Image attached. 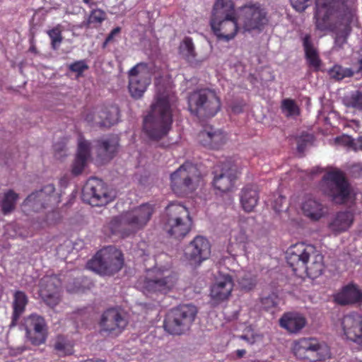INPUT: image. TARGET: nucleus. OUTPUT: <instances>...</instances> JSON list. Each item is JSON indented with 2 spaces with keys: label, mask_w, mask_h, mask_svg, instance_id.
Wrapping results in <instances>:
<instances>
[{
  "label": "nucleus",
  "mask_w": 362,
  "mask_h": 362,
  "mask_svg": "<svg viewBox=\"0 0 362 362\" xmlns=\"http://www.w3.org/2000/svg\"><path fill=\"white\" fill-rule=\"evenodd\" d=\"M354 0H315V26L333 33V50L344 48L356 21Z\"/></svg>",
  "instance_id": "obj_1"
},
{
  "label": "nucleus",
  "mask_w": 362,
  "mask_h": 362,
  "mask_svg": "<svg viewBox=\"0 0 362 362\" xmlns=\"http://www.w3.org/2000/svg\"><path fill=\"white\" fill-rule=\"evenodd\" d=\"M156 94L151 105L150 114L144 121V129L152 139H158L166 135L173 123V112L176 96L171 82L162 79L156 81Z\"/></svg>",
  "instance_id": "obj_2"
},
{
  "label": "nucleus",
  "mask_w": 362,
  "mask_h": 362,
  "mask_svg": "<svg viewBox=\"0 0 362 362\" xmlns=\"http://www.w3.org/2000/svg\"><path fill=\"white\" fill-rule=\"evenodd\" d=\"M288 264L296 275H307L315 279L322 273L323 257L312 245L297 243L288 248L286 256Z\"/></svg>",
  "instance_id": "obj_3"
},
{
  "label": "nucleus",
  "mask_w": 362,
  "mask_h": 362,
  "mask_svg": "<svg viewBox=\"0 0 362 362\" xmlns=\"http://www.w3.org/2000/svg\"><path fill=\"white\" fill-rule=\"evenodd\" d=\"M189 112L199 118H210L221 109V100L215 90L202 88L191 93L188 97Z\"/></svg>",
  "instance_id": "obj_4"
},
{
  "label": "nucleus",
  "mask_w": 362,
  "mask_h": 362,
  "mask_svg": "<svg viewBox=\"0 0 362 362\" xmlns=\"http://www.w3.org/2000/svg\"><path fill=\"white\" fill-rule=\"evenodd\" d=\"M176 281V275L170 269L156 267L147 271L146 276L139 281L138 286L147 296L165 294L174 288Z\"/></svg>",
  "instance_id": "obj_5"
},
{
  "label": "nucleus",
  "mask_w": 362,
  "mask_h": 362,
  "mask_svg": "<svg viewBox=\"0 0 362 362\" xmlns=\"http://www.w3.org/2000/svg\"><path fill=\"white\" fill-rule=\"evenodd\" d=\"M171 188L177 195H184L194 191L202 184L197 168L189 162L182 165L170 175Z\"/></svg>",
  "instance_id": "obj_6"
},
{
  "label": "nucleus",
  "mask_w": 362,
  "mask_h": 362,
  "mask_svg": "<svg viewBox=\"0 0 362 362\" xmlns=\"http://www.w3.org/2000/svg\"><path fill=\"white\" fill-rule=\"evenodd\" d=\"M164 228L172 237L183 238L189 231L191 218L187 209L182 204L172 203L166 207Z\"/></svg>",
  "instance_id": "obj_7"
},
{
  "label": "nucleus",
  "mask_w": 362,
  "mask_h": 362,
  "mask_svg": "<svg viewBox=\"0 0 362 362\" xmlns=\"http://www.w3.org/2000/svg\"><path fill=\"white\" fill-rule=\"evenodd\" d=\"M123 263L121 252L114 247H107L88 262L87 268L100 275H112L122 269Z\"/></svg>",
  "instance_id": "obj_8"
},
{
  "label": "nucleus",
  "mask_w": 362,
  "mask_h": 362,
  "mask_svg": "<svg viewBox=\"0 0 362 362\" xmlns=\"http://www.w3.org/2000/svg\"><path fill=\"white\" fill-rule=\"evenodd\" d=\"M197 310L194 305L185 304L171 310L164 320V328L171 334H181L188 330Z\"/></svg>",
  "instance_id": "obj_9"
},
{
  "label": "nucleus",
  "mask_w": 362,
  "mask_h": 362,
  "mask_svg": "<svg viewBox=\"0 0 362 362\" xmlns=\"http://www.w3.org/2000/svg\"><path fill=\"white\" fill-rule=\"evenodd\" d=\"M237 13L243 33H259L269 23L267 11L259 4L245 5Z\"/></svg>",
  "instance_id": "obj_10"
},
{
  "label": "nucleus",
  "mask_w": 362,
  "mask_h": 362,
  "mask_svg": "<svg viewBox=\"0 0 362 362\" xmlns=\"http://www.w3.org/2000/svg\"><path fill=\"white\" fill-rule=\"evenodd\" d=\"M323 192L337 204L347 202L351 195V188L344 174L339 170L326 173L322 180Z\"/></svg>",
  "instance_id": "obj_11"
},
{
  "label": "nucleus",
  "mask_w": 362,
  "mask_h": 362,
  "mask_svg": "<svg viewBox=\"0 0 362 362\" xmlns=\"http://www.w3.org/2000/svg\"><path fill=\"white\" fill-rule=\"evenodd\" d=\"M52 184H49L40 190L32 192L24 200L22 210L26 214L38 213L48 206H54L60 202V197L55 193Z\"/></svg>",
  "instance_id": "obj_12"
},
{
  "label": "nucleus",
  "mask_w": 362,
  "mask_h": 362,
  "mask_svg": "<svg viewBox=\"0 0 362 362\" xmlns=\"http://www.w3.org/2000/svg\"><path fill=\"white\" fill-rule=\"evenodd\" d=\"M292 349L298 358L310 362H316L330 357L329 347L325 344H320L315 338H302L295 341Z\"/></svg>",
  "instance_id": "obj_13"
},
{
  "label": "nucleus",
  "mask_w": 362,
  "mask_h": 362,
  "mask_svg": "<svg viewBox=\"0 0 362 362\" xmlns=\"http://www.w3.org/2000/svg\"><path fill=\"white\" fill-rule=\"evenodd\" d=\"M115 197L113 191H110L104 182L98 178H90L83 189V200L92 206H103L110 202Z\"/></svg>",
  "instance_id": "obj_14"
},
{
  "label": "nucleus",
  "mask_w": 362,
  "mask_h": 362,
  "mask_svg": "<svg viewBox=\"0 0 362 362\" xmlns=\"http://www.w3.org/2000/svg\"><path fill=\"white\" fill-rule=\"evenodd\" d=\"M129 90L132 97L140 98L151 82L148 66L144 63L134 66L129 72Z\"/></svg>",
  "instance_id": "obj_15"
},
{
  "label": "nucleus",
  "mask_w": 362,
  "mask_h": 362,
  "mask_svg": "<svg viewBox=\"0 0 362 362\" xmlns=\"http://www.w3.org/2000/svg\"><path fill=\"white\" fill-rule=\"evenodd\" d=\"M153 213V206L149 204H144L123 213L120 216L119 221L121 226L127 225L133 229H139L147 223Z\"/></svg>",
  "instance_id": "obj_16"
},
{
  "label": "nucleus",
  "mask_w": 362,
  "mask_h": 362,
  "mask_svg": "<svg viewBox=\"0 0 362 362\" xmlns=\"http://www.w3.org/2000/svg\"><path fill=\"white\" fill-rule=\"evenodd\" d=\"M210 253L211 247L208 240L198 235L185 248V257L190 264L197 265L207 259Z\"/></svg>",
  "instance_id": "obj_17"
},
{
  "label": "nucleus",
  "mask_w": 362,
  "mask_h": 362,
  "mask_svg": "<svg viewBox=\"0 0 362 362\" xmlns=\"http://www.w3.org/2000/svg\"><path fill=\"white\" fill-rule=\"evenodd\" d=\"M127 325V321L124 314L117 308L107 310L100 320L101 331L112 336L120 334Z\"/></svg>",
  "instance_id": "obj_18"
},
{
  "label": "nucleus",
  "mask_w": 362,
  "mask_h": 362,
  "mask_svg": "<svg viewBox=\"0 0 362 362\" xmlns=\"http://www.w3.org/2000/svg\"><path fill=\"white\" fill-rule=\"evenodd\" d=\"M61 281L56 275L45 276L40 280V295L50 307L58 304L60 300Z\"/></svg>",
  "instance_id": "obj_19"
},
{
  "label": "nucleus",
  "mask_w": 362,
  "mask_h": 362,
  "mask_svg": "<svg viewBox=\"0 0 362 362\" xmlns=\"http://www.w3.org/2000/svg\"><path fill=\"white\" fill-rule=\"evenodd\" d=\"M210 25L215 35L226 42L233 39L238 31H242L238 15L237 17L210 21Z\"/></svg>",
  "instance_id": "obj_20"
},
{
  "label": "nucleus",
  "mask_w": 362,
  "mask_h": 362,
  "mask_svg": "<svg viewBox=\"0 0 362 362\" xmlns=\"http://www.w3.org/2000/svg\"><path fill=\"white\" fill-rule=\"evenodd\" d=\"M341 328L346 337L358 344H362V315L357 313L345 315L341 319Z\"/></svg>",
  "instance_id": "obj_21"
},
{
  "label": "nucleus",
  "mask_w": 362,
  "mask_h": 362,
  "mask_svg": "<svg viewBox=\"0 0 362 362\" xmlns=\"http://www.w3.org/2000/svg\"><path fill=\"white\" fill-rule=\"evenodd\" d=\"M233 288V282L229 274L220 273L211 286L210 296L215 304L223 302L229 298Z\"/></svg>",
  "instance_id": "obj_22"
},
{
  "label": "nucleus",
  "mask_w": 362,
  "mask_h": 362,
  "mask_svg": "<svg viewBox=\"0 0 362 362\" xmlns=\"http://www.w3.org/2000/svg\"><path fill=\"white\" fill-rule=\"evenodd\" d=\"M26 337L34 345L45 341L46 329L45 320L37 315H31L25 322Z\"/></svg>",
  "instance_id": "obj_23"
},
{
  "label": "nucleus",
  "mask_w": 362,
  "mask_h": 362,
  "mask_svg": "<svg viewBox=\"0 0 362 362\" xmlns=\"http://www.w3.org/2000/svg\"><path fill=\"white\" fill-rule=\"evenodd\" d=\"M119 144L118 136H109L97 141V154L99 160L105 163L111 160L117 151Z\"/></svg>",
  "instance_id": "obj_24"
},
{
  "label": "nucleus",
  "mask_w": 362,
  "mask_h": 362,
  "mask_svg": "<svg viewBox=\"0 0 362 362\" xmlns=\"http://www.w3.org/2000/svg\"><path fill=\"white\" fill-rule=\"evenodd\" d=\"M90 143L81 137L79 138L77 153L71 170L74 175H78L83 172L90 160Z\"/></svg>",
  "instance_id": "obj_25"
},
{
  "label": "nucleus",
  "mask_w": 362,
  "mask_h": 362,
  "mask_svg": "<svg viewBox=\"0 0 362 362\" xmlns=\"http://www.w3.org/2000/svg\"><path fill=\"white\" fill-rule=\"evenodd\" d=\"M301 209L303 215L313 221H317L328 214L326 205L315 198H308L303 203Z\"/></svg>",
  "instance_id": "obj_26"
},
{
  "label": "nucleus",
  "mask_w": 362,
  "mask_h": 362,
  "mask_svg": "<svg viewBox=\"0 0 362 362\" xmlns=\"http://www.w3.org/2000/svg\"><path fill=\"white\" fill-rule=\"evenodd\" d=\"M86 119L88 122H93L100 127H108L119 120V109L115 105L107 107L98 112L97 116L94 117L92 115H88Z\"/></svg>",
  "instance_id": "obj_27"
},
{
  "label": "nucleus",
  "mask_w": 362,
  "mask_h": 362,
  "mask_svg": "<svg viewBox=\"0 0 362 362\" xmlns=\"http://www.w3.org/2000/svg\"><path fill=\"white\" fill-rule=\"evenodd\" d=\"M354 222V214L350 211H339L334 214L328 223L329 230L334 235L346 231Z\"/></svg>",
  "instance_id": "obj_28"
},
{
  "label": "nucleus",
  "mask_w": 362,
  "mask_h": 362,
  "mask_svg": "<svg viewBox=\"0 0 362 362\" xmlns=\"http://www.w3.org/2000/svg\"><path fill=\"white\" fill-rule=\"evenodd\" d=\"M334 300L340 305L361 303L362 291L356 285L350 284L334 296Z\"/></svg>",
  "instance_id": "obj_29"
},
{
  "label": "nucleus",
  "mask_w": 362,
  "mask_h": 362,
  "mask_svg": "<svg viewBox=\"0 0 362 362\" xmlns=\"http://www.w3.org/2000/svg\"><path fill=\"white\" fill-rule=\"evenodd\" d=\"M280 326L291 333H297L306 324L305 318L297 313L284 314L279 320Z\"/></svg>",
  "instance_id": "obj_30"
},
{
  "label": "nucleus",
  "mask_w": 362,
  "mask_h": 362,
  "mask_svg": "<svg viewBox=\"0 0 362 362\" xmlns=\"http://www.w3.org/2000/svg\"><path fill=\"white\" fill-rule=\"evenodd\" d=\"M237 17L232 0H216L214 3L211 21Z\"/></svg>",
  "instance_id": "obj_31"
},
{
  "label": "nucleus",
  "mask_w": 362,
  "mask_h": 362,
  "mask_svg": "<svg viewBox=\"0 0 362 362\" xmlns=\"http://www.w3.org/2000/svg\"><path fill=\"white\" fill-rule=\"evenodd\" d=\"M235 178V170L224 167L219 174L214 176V187L221 192H227L232 187Z\"/></svg>",
  "instance_id": "obj_32"
},
{
  "label": "nucleus",
  "mask_w": 362,
  "mask_h": 362,
  "mask_svg": "<svg viewBox=\"0 0 362 362\" xmlns=\"http://www.w3.org/2000/svg\"><path fill=\"white\" fill-rule=\"evenodd\" d=\"M200 141L204 146L218 148L227 140V136L220 129H205L199 134Z\"/></svg>",
  "instance_id": "obj_33"
},
{
  "label": "nucleus",
  "mask_w": 362,
  "mask_h": 362,
  "mask_svg": "<svg viewBox=\"0 0 362 362\" xmlns=\"http://www.w3.org/2000/svg\"><path fill=\"white\" fill-rule=\"evenodd\" d=\"M240 200L245 211L250 212L253 211L259 200L257 187L254 185L245 186L240 192Z\"/></svg>",
  "instance_id": "obj_34"
},
{
  "label": "nucleus",
  "mask_w": 362,
  "mask_h": 362,
  "mask_svg": "<svg viewBox=\"0 0 362 362\" xmlns=\"http://www.w3.org/2000/svg\"><path fill=\"white\" fill-rule=\"evenodd\" d=\"M303 45L308 64L315 70L319 69L321 64V60L319 57L316 48L311 41L310 35H306L303 38Z\"/></svg>",
  "instance_id": "obj_35"
},
{
  "label": "nucleus",
  "mask_w": 362,
  "mask_h": 362,
  "mask_svg": "<svg viewBox=\"0 0 362 362\" xmlns=\"http://www.w3.org/2000/svg\"><path fill=\"white\" fill-rule=\"evenodd\" d=\"M28 303V297L23 291H17L13 293V300L12 303L13 312L11 326L16 325L17 320L25 312Z\"/></svg>",
  "instance_id": "obj_36"
},
{
  "label": "nucleus",
  "mask_w": 362,
  "mask_h": 362,
  "mask_svg": "<svg viewBox=\"0 0 362 362\" xmlns=\"http://www.w3.org/2000/svg\"><path fill=\"white\" fill-rule=\"evenodd\" d=\"M180 54L189 64L197 65L202 62L197 58L194 45L190 37H185L179 47Z\"/></svg>",
  "instance_id": "obj_37"
},
{
  "label": "nucleus",
  "mask_w": 362,
  "mask_h": 362,
  "mask_svg": "<svg viewBox=\"0 0 362 362\" xmlns=\"http://www.w3.org/2000/svg\"><path fill=\"white\" fill-rule=\"evenodd\" d=\"M18 199V194L11 189L4 193L2 199L0 201L1 210L4 214L13 211Z\"/></svg>",
  "instance_id": "obj_38"
},
{
  "label": "nucleus",
  "mask_w": 362,
  "mask_h": 362,
  "mask_svg": "<svg viewBox=\"0 0 362 362\" xmlns=\"http://www.w3.org/2000/svg\"><path fill=\"white\" fill-rule=\"evenodd\" d=\"M237 281L239 286L243 290L252 289L257 283L256 276L250 272H240L237 275Z\"/></svg>",
  "instance_id": "obj_39"
},
{
  "label": "nucleus",
  "mask_w": 362,
  "mask_h": 362,
  "mask_svg": "<svg viewBox=\"0 0 362 362\" xmlns=\"http://www.w3.org/2000/svg\"><path fill=\"white\" fill-rule=\"evenodd\" d=\"M344 104L348 107L357 110H362V93L355 90L344 96Z\"/></svg>",
  "instance_id": "obj_40"
},
{
  "label": "nucleus",
  "mask_w": 362,
  "mask_h": 362,
  "mask_svg": "<svg viewBox=\"0 0 362 362\" xmlns=\"http://www.w3.org/2000/svg\"><path fill=\"white\" fill-rule=\"evenodd\" d=\"M54 349L61 356L69 355L73 353L72 343L62 336L57 338Z\"/></svg>",
  "instance_id": "obj_41"
},
{
  "label": "nucleus",
  "mask_w": 362,
  "mask_h": 362,
  "mask_svg": "<svg viewBox=\"0 0 362 362\" xmlns=\"http://www.w3.org/2000/svg\"><path fill=\"white\" fill-rule=\"evenodd\" d=\"M329 76L335 80H342L346 77H350L354 74L351 69L345 68L340 65L336 64L328 71Z\"/></svg>",
  "instance_id": "obj_42"
},
{
  "label": "nucleus",
  "mask_w": 362,
  "mask_h": 362,
  "mask_svg": "<svg viewBox=\"0 0 362 362\" xmlns=\"http://www.w3.org/2000/svg\"><path fill=\"white\" fill-rule=\"evenodd\" d=\"M59 219V214L57 211L52 210L47 216L45 220L34 221L32 226L34 229H40L47 226L55 223Z\"/></svg>",
  "instance_id": "obj_43"
},
{
  "label": "nucleus",
  "mask_w": 362,
  "mask_h": 362,
  "mask_svg": "<svg viewBox=\"0 0 362 362\" xmlns=\"http://www.w3.org/2000/svg\"><path fill=\"white\" fill-rule=\"evenodd\" d=\"M283 113L287 117H293L299 114V108L294 100L284 99L281 103Z\"/></svg>",
  "instance_id": "obj_44"
},
{
  "label": "nucleus",
  "mask_w": 362,
  "mask_h": 362,
  "mask_svg": "<svg viewBox=\"0 0 362 362\" xmlns=\"http://www.w3.org/2000/svg\"><path fill=\"white\" fill-rule=\"evenodd\" d=\"M61 30L59 27L54 28L47 31V34L51 39L52 47L54 49H57L62 41Z\"/></svg>",
  "instance_id": "obj_45"
},
{
  "label": "nucleus",
  "mask_w": 362,
  "mask_h": 362,
  "mask_svg": "<svg viewBox=\"0 0 362 362\" xmlns=\"http://www.w3.org/2000/svg\"><path fill=\"white\" fill-rule=\"evenodd\" d=\"M279 299L277 295L272 293L267 296L262 297L261 299V303L264 309H270L278 305Z\"/></svg>",
  "instance_id": "obj_46"
},
{
  "label": "nucleus",
  "mask_w": 362,
  "mask_h": 362,
  "mask_svg": "<svg viewBox=\"0 0 362 362\" xmlns=\"http://www.w3.org/2000/svg\"><path fill=\"white\" fill-rule=\"evenodd\" d=\"M313 136L311 134H304L298 139V151L300 153L303 152L306 146L313 141Z\"/></svg>",
  "instance_id": "obj_47"
},
{
  "label": "nucleus",
  "mask_w": 362,
  "mask_h": 362,
  "mask_svg": "<svg viewBox=\"0 0 362 362\" xmlns=\"http://www.w3.org/2000/svg\"><path fill=\"white\" fill-rule=\"evenodd\" d=\"M88 66L84 60L75 62L69 66V69L71 71L76 73L78 75H81L84 71L88 69Z\"/></svg>",
  "instance_id": "obj_48"
},
{
  "label": "nucleus",
  "mask_w": 362,
  "mask_h": 362,
  "mask_svg": "<svg viewBox=\"0 0 362 362\" xmlns=\"http://www.w3.org/2000/svg\"><path fill=\"white\" fill-rule=\"evenodd\" d=\"M293 8L298 11H304L310 4V0H290Z\"/></svg>",
  "instance_id": "obj_49"
},
{
  "label": "nucleus",
  "mask_w": 362,
  "mask_h": 362,
  "mask_svg": "<svg viewBox=\"0 0 362 362\" xmlns=\"http://www.w3.org/2000/svg\"><path fill=\"white\" fill-rule=\"evenodd\" d=\"M105 18V13L100 9L93 10L88 18L89 23H101Z\"/></svg>",
  "instance_id": "obj_50"
},
{
  "label": "nucleus",
  "mask_w": 362,
  "mask_h": 362,
  "mask_svg": "<svg viewBox=\"0 0 362 362\" xmlns=\"http://www.w3.org/2000/svg\"><path fill=\"white\" fill-rule=\"evenodd\" d=\"M336 142L348 146H354V139L347 135L337 137Z\"/></svg>",
  "instance_id": "obj_51"
},
{
  "label": "nucleus",
  "mask_w": 362,
  "mask_h": 362,
  "mask_svg": "<svg viewBox=\"0 0 362 362\" xmlns=\"http://www.w3.org/2000/svg\"><path fill=\"white\" fill-rule=\"evenodd\" d=\"M232 236L238 243H245L247 239V235L246 233L242 230H240V231H233Z\"/></svg>",
  "instance_id": "obj_52"
},
{
  "label": "nucleus",
  "mask_w": 362,
  "mask_h": 362,
  "mask_svg": "<svg viewBox=\"0 0 362 362\" xmlns=\"http://www.w3.org/2000/svg\"><path fill=\"white\" fill-rule=\"evenodd\" d=\"M286 198L283 196L279 195L276 200L274 201V209L276 211H280L282 210L283 204L285 202Z\"/></svg>",
  "instance_id": "obj_53"
},
{
  "label": "nucleus",
  "mask_w": 362,
  "mask_h": 362,
  "mask_svg": "<svg viewBox=\"0 0 362 362\" xmlns=\"http://www.w3.org/2000/svg\"><path fill=\"white\" fill-rule=\"evenodd\" d=\"M120 32V28L119 27H117L115 28H114L111 33L107 35L105 41L104 42V45L103 46L105 47L107 44H108L109 42H110L113 39L114 37L118 35Z\"/></svg>",
  "instance_id": "obj_54"
},
{
  "label": "nucleus",
  "mask_w": 362,
  "mask_h": 362,
  "mask_svg": "<svg viewBox=\"0 0 362 362\" xmlns=\"http://www.w3.org/2000/svg\"><path fill=\"white\" fill-rule=\"evenodd\" d=\"M54 149L55 151V155L57 157L60 158L63 155L61 154V152L65 151V144L64 142L59 144H55L54 145Z\"/></svg>",
  "instance_id": "obj_55"
},
{
  "label": "nucleus",
  "mask_w": 362,
  "mask_h": 362,
  "mask_svg": "<svg viewBox=\"0 0 362 362\" xmlns=\"http://www.w3.org/2000/svg\"><path fill=\"white\" fill-rule=\"evenodd\" d=\"M235 354L237 358H240L245 355L246 351L245 349H238L235 351Z\"/></svg>",
  "instance_id": "obj_56"
},
{
  "label": "nucleus",
  "mask_w": 362,
  "mask_h": 362,
  "mask_svg": "<svg viewBox=\"0 0 362 362\" xmlns=\"http://www.w3.org/2000/svg\"><path fill=\"white\" fill-rule=\"evenodd\" d=\"M240 338L242 339L246 340L247 342H249L250 344H252L255 341V339L253 337L250 339V337H248L246 335H241L240 337Z\"/></svg>",
  "instance_id": "obj_57"
},
{
  "label": "nucleus",
  "mask_w": 362,
  "mask_h": 362,
  "mask_svg": "<svg viewBox=\"0 0 362 362\" xmlns=\"http://www.w3.org/2000/svg\"><path fill=\"white\" fill-rule=\"evenodd\" d=\"M355 145L356 146V147L362 150V136L358 138L357 144Z\"/></svg>",
  "instance_id": "obj_58"
},
{
  "label": "nucleus",
  "mask_w": 362,
  "mask_h": 362,
  "mask_svg": "<svg viewBox=\"0 0 362 362\" xmlns=\"http://www.w3.org/2000/svg\"><path fill=\"white\" fill-rule=\"evenodd\" d=\"M358 63L360 64L359 70L362 71V56L361 57L360 59L358 60Z\"/></svg>",
  "instance_id": "obj_59"
},
{
  "label": "nucleus",
  "mask_w": 362,
  "mask_h": 362,
  "mask_svg": "<svg viewBox=\"0 0 362 362\" xmlns=\"http://www.w3.org/2000/svg\"><path fill=\"white\" fill-rule=\"evenodd\" d=\"M91 0H83L86 4H89Z\"/></svg>",
  "instance_id": "obj_60"
},
{
  "label": "nucleus",
  "mask_w": 362,
  "mask_h": 362,
  "mask_svg": "<svg viewBox=\"0 0 362 362\" xmlns=\"http://www.w3.org/2000/svg\"><path fill=\"white\" fill-rule=\"evenodd\" d=\"M226 260L230 261V258H228V257H227V258L224 259V260H223V261H224V263L226 262Z\"/></svg>",
  "instance_id": "obj_61"
},
{
  "label": "nucleus",
  "mask_w": 362,
  "mask_h": 362,
  "mask_svg": "<svg viewBox=\"0 0 362 362\" xmlns=\"http://www.w3.org/2000/svg\"><path fill=\"white\" fill-rule=\"evenodd\" d=\"M233 111H234V112H238V110H236L235 108H233Z\"/></svg>",
  "instance_id": "obj_62"
}]
</instances>
